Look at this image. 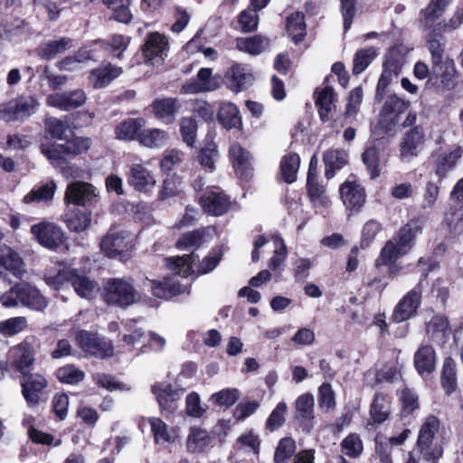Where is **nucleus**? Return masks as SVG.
Returning <instances> with one entry per match:
<instances>
[{
  "label": "nucleus",
  "mask_w": 463,
  "mask_h": 463,
  "mask_svg": "<svg viewBox=\"0 0 463 463\" xmlns=\"http://www.w3.org/2000/svg\"><path fill=\"white\" fill-rule=\"evenodd\" d=\"M421 232L422 227L416 220L402 226L396 235L382 249L376 265H392L399 257L407 254L412 249L416 237Z\"/></svg>",
  "instance_id": "f257e3e1"
},
{
  "label": "nucleus",
  "mask_w": 463,
  "mask_h": 463,
  "mask_svg": "<svg viewBox=\"0 0 463 463\" xmlns=\"http://www.w3.org/2000/svg\"><path fill=\"white\" fill-rule=\"evenodd\" d=\"M104 299L109 305L128 307L139 299L130 279H109L104 285Z\"/></svg>",
  "instance_id": "f03ea898"
},
{
  "label": "nucleus",
  "mask_w": 463,
  "mask_h": 463,
  "mask_svg": "<svg viewBox=\"0 0 463 463\" xmlns=\"http://www.w3.org/2000/svg\"><path fill=\"white\" fill-rule=\"evenodd\" d=\"M439 428V420L433 415H429L419 430L417 450L426 461L438 459L442 456V448L433 442Z\"/></svg>",
  "instance_id": "7ed1b4c3"
},
{
  "label": "nucleus",
  "mask_w": 463,
  "mask_h": 463,
  "mask_svg": "<svg viewBox=\"0 0 463 463\" xmlns=\"http://www.w3.org/2000/svg\"><path fill=\"white\" fill-rule=\"evenodd\" d=\"M90 146V139L87 137H73L67 139L64 144L42 145L43 154L52 165L60 166L66 156H76L87 151Z\"/></svg>",
  "instance_id": "20e7f679"
},
{
  "label": "nucleus",
  "mask_w": 463,
  "mask_h": 463,
  "mask_svg": "<svg viewBox=\"0 0 463 463\" xmlns=\"http://www.w3.org/2000/svg\"><path fill=\"white\" fill-rule=\"evenodd\" d=\"M40 102L33 96H19L0 104V120L6 122L24 120L34 114Z\"/></svg>",
  "instance_id": "39448f33"
},
{
  "label": "nucleus",
  "mask_w": 463,
  "mask_h": 463,
  "mask_svg": "<svg viewBox=\"0 0 463 463\" xmlns=\"http://www.w3.org/2000/svg\"><path fill=\"white\" fill-rule=\"evenodd\" d=\"M410 107V102L396 94L387 96L379 114V126L384 131H392L399 122L400 115Z\"/></svg>",
  "instance_id": "423d86ee"
},
{
  "label": "nucleus",
  "mask_w": 463,
  "mask_h": 463,
  "mask_svg": "<svg viewBox=\"0 0 463 463\" xmlns=\"http://www.w3.org/2000/svg\"><path fill=\"white\" fill-rule=\"evenodd\" d=\"M8 362L11 370L27 376L35 362V350L33 345L25 340L11 347L8 352Z\"/></svg>",
  "instance_id": "0eeeda50"
},
{
  "label": "nucleus",
  "mask_w": 463,
  "mask_h": 463,
  "mask_svg": "<svg viewBox=\"0 0 463 463\" xmlns=\"http://www.w3.org/2000/svg\"><path fill=\"white\" fill-rule=\"evenodd\" d=\"M76 341L79 346L91 356L106 358L113 354L111 342L99 338L97 334L80 330L77 332Z\"/></svg>",
  "instance_id": "6e6552de"
},
{
  "label": "nucleus",
  "mask_w": 463,
  "mask_h": 463,
  "mask_svg": "<svg viewBox=\"0 0 463 463\" xmlns=\"http://www.w3.org/2000/svg\"><path fill=\"white\" fill-rule=\"evenodd\" d=\"M31 232L39 244L50 250L58 248L64 241L63 230L52 222L36 223L31 227Z\"/></svg>",
  "instance_id": "1a4fd4ad"
},
{
  "label": "nucleus",
  "mask_w": 463,
  "mask_h": 463,
  "mask_svg": "<svg viewBox=\"0 0 463 463\" xmlns=\"http://www.w3.org/2000/svg\"><path fill=\"white\" fill-rule=\"evenodd\" d=\"M422 286L418 283L396 305L392 313V319L396 323L404 322L411 318L421 303Z\"/></svg>",
  "instance_id": "9d476101"
},
{
  "label": "nucleus",
  "mask_w": 463,
  "mask_h": 463,
  "mask_svg": "<svg viewBox=\"0 0 463 463\" xmlns=\"http://www.w3.org/2000/svg\"><path fill=\"white\" fill-rule=\"evenodd\" d=\"M86 93L81 89L55 92L48 95L46 104L49 107L56 108L63 111H70L78 109L85 104Z\"/></svg>",
  "instance_id": "9b49d317"
},
{
  "label": "nucleus",
  "mask_w": 463,
  "mask_h": 463,
  "mask_svg": "<svg viewBox=\"0 0 463 463\" xmlns=\"http://www.w3.org/2000/svg\"><path fill=\"white\" fill-rule=\"evenodd\" d=\"M168 52V41L159 33H150L146 35L143 45L145 58L151 64L162 63Z\"/></svg>",
  "instance_id": "f8f14e48"
},
{
  "label": "nucleus",
  "mask_w": 463,
  "mask_h": 463,
  "mask_svg": "<svg viewBox=\"0 0 463 463\" xmlns=\"http://www.w3.org/2000/svg\"><path fill=\"white\" fill-rule=\"evenodd\" d=\"M128 183L136 191L149 193L154 189L156 181L154 174L146 165L135 163L129 166Z\"/></svg>",
  "instance_id": "ddd939ff"
},
{
  "label": "nucleus",
  "mask_w": 463,
  "mask_h": 463,
  "mask_svg": "<svg viewBox=\"0 0 463 463\" xmlns=\"http://www.w3.org/2000/svg\"><path fill=\"white\" fill-rule=\"evenodd\" d=\"M425 136L422 128L415 127L408 130L400 143V156L402 161H410L422 150Z\"/></svg>",
  "instance_id": "4468645a"
},
{
  "label": "nucleus",
  "mask_w": 463,
  "mask_h": 463,
  "mask_svg": "<svg viewBox=\"0 0 463 463\" xmlns=\"http://www.w3.org/2000/svg\"><path fill=\"white\" fill-rule=\"evenodd\" d=\"M200 204L206 213L221 216L228 212L231 201L222 191L208 190L200 197Z\"/></svg>",
  "instance_id": "2eb2a0df"
},
{
  "label": "nucleus",
  "mask_w": 463,
  "mask_h": 463,
  "mask_svg": "<svg viewBox=\"0 0 463 463\" xmlns=\"http://www.w3.org/2000/svg\"><path fill=\"white\" fill-rule=\"evenodd\" d=\"M218 81L213 77V71L210 68H202L195 78L191 79L182 87V92L185 94H195L200 92H210L217 90Z\"/></svg>",
  "instance_id": "dca6fc26"
},
{
  "label": "nucleus",
  "mask_w": 463,
  "mask_h": 463,
  "mask_svg": "<svg viewBox=\"0 0 463 463\" xmlns=\"http://www.w3.org/2000/svg\"><path fill=\"white\" fill-rule=\"evenodd\" d=\"M97 197L96 188L85 182H74L67 186L64 200L80 206L90 204Z\"/></svg>",
  "instance_id": "f3484780"
},
{
  "label": "nucleus",
  "mask_w": 463,
  "mask_h": 463,
  "mask_svg": "<svg viewBox=\"0 0 463 463\" xmlns=\"http://www.w3.org/2000/svg\"><path fill=\"white\" fill-rule=\"evenodd\" d=\"M0 267L17 279H22L27 271L20 254L6 244H0Z\"/></svg>",
  "instance_id": "a211bd4d"
},
{
  "label": "nucleus",
  "mask_w": 463,
  "mask_h": 463,
  "mask_svg": "<svg viewBox=\"0 0 463 463\" xmlns=\"http://www.w3.org/2000/svg\"><path fill=\"white\" fill-rule=\"evenodd\" d=\"M101 250L111 259H122L127 250L125 233L111 228L100 241Z\"/></svg>",
  "instance_id": "6ab92c4d"
},
{
  "label": "nucleus",
  "mask_w": 463,
  "mask_h": 463,
  "mask_svg": "<svg viewBox=\"0 0 463 463\" xmlns=\"http://www.w3.org/2000/svg\"><path fill=\"white\" fill-rule=\"evenodd\" d=\"M224 80L228 88L238 93L252 81L253 76L247 65L236 63L227 71Z\"/></svg>",
  "instance_id": "aec40b11"
},
{
  "label": "nucleus",
  "mask_w": 463,
  "mask_h": 463,
  "mask_svg": "<svg viewBox=\"0 0 463 463\" xmlns=\"http://www.w3.org/2000/svg\"><path fill=\"white\" fill-rule=\"evenodd\" d=\"M22 392L25 401L31 405L38 404L40 395L47 385L46 379L39 373H29L21 381Z\"/></svg>",
  "instance_id": "412c9836"
},
{
  "label": "nucleus",
  "mask_w": 463,
  "mask_h": 463,
  "mask_svg": "<svg viewBox=\"0 0 463 463\" xmlns=\"http://www.w3.org/2000/svg\"><path fill=\"white\" fill-rule=\"evenodd\" d=\"M122 72L121 67L112 65L110 62H102L90 72V83L94 89H102L119 77Z\"/></svg>",
  "instance_id": "4be33fe9"
},
{
  "label": "nucleus",
  "mask_w": 463,
  "mask_h": 463,
  "mask_svg": "<svg viewBox=\"0 0 463 463\" xmlns=\"http://www.w3.org/2000/svg\"><path fill=\"white\" fill-rule=\"evenodd\" d=\"M234 171L238 177L248 179L252 175L250 153L239 144H232L229 150Z\"/></svg>",
  "instance_id": "5701e85b"
},
{
  "label": "nucleus",
  "mask_w": 463,
  "mask_h": 463,
  "mask_svg": "<svg viewBox=\"0 0 463 463\" xmlns=\"http://www.w3.org/2000/svg\"><path fill=\"white\" fill-rule=\"evenodd\" d=\"M461 156L462 149L459 146L450 151H436L432 156L435 164V174L441 179L446 177L447 174L455 167Z\"/></svg>",
  "instance_id": "b1692460"
},
{
  "label": "nucleus",
  "mask_w": 463,
  "mask_h": 463,
  "mask_svg": "<svg viewBox=\"0 0 463 463\" xmlns=\"http://www.w3.org/2000/svg\"><path fill=\"white\" fill-rule=\"evenodd\" d=\"M18 298L22 306L31 309L42 311L46 306L45 298L33 286L28 283H18Z\"/></svg>",
  "instance_id": "393cba45"
},
{
  "label": "nucleus",
  "mask_w": 463,
  "mask_h": 463,
  "mask_svg": "<svg viewBox=\"0 0 463 463\" xmlns=\"http://www.w3.org/2000/svg\"><path fill=\"white\" fill-rule=\"evenodd\" d=\"M152 392L156 395L162 411L168 413H173L175 411V402L180 399V391L173 389L167 383H156L152 386Z\"/></svg>",
  "instance_id": "a878e982"
},
{
  "label": "nucleus",
  "mask_w": 463,
  "mask_h": 463,
  "mask_svg": "<svg viewBox=\"0 0 463 463\" xmlns=\"http://www.w3.org/2000/svg\"><path fill=\"white\" fill-rule=\"evenodd\" d=\"M340 194L346 209L358 212L365 202L364 189L354 184L345 182L340 187Z\"/></svg>",
  "instance_id": "bb28decb"
},
{
  "label": "nucleus",
  "mask_w": 463,
  "mask_h": 463,
  "mask_svg": "<svg viewBox=\"0 0 463 463\" xmlns=\"http://www.w3.org/2000/svg\"><path fill=\"white\" fill-rule=\"evenodd\" d=\"M433 75L426 82L427 88L435 85L439 79L444 89L450 90L454 87L456 70L452 61L447 60L444 62L432 67Z\"/></svg>",
  "instance_id": "cd10ccee"
},
{
  "label": "nucleus",
  "mask_w": 463,
  "mask_h": 463,
  "mask_svg": "<svg viewBox=\"0 0 463 463\" xmlns=\"http://www.w3.org/2000/svg\"><path fill=\"white\" fill-rule=\"evenodd\" d=\"M73 47V40L62 37L55 40H49L43 43L37 49V53L42 59L53 60L58 55L64 53Z\"/></svg>",
  "instance_id": "c85d7f7f"
},
{
  "label": "nucleus",
  "mask_w": 463,
  "mask_h": 463,
  "mask_svg": "<svg viewBox=\"0 0 463 463\" xmlns=\"http://www.w3.org/2000/svg\"><path fill=\"white\" fill-rule=\"evenodd\" d=\"M314 396L311 393H304L296 401L298 419L301 420L302 428L309 432L313 428L314 419Z\"/></svg>",
  "instance_id": "c756f323"
},
{
  "label": "nucleus",
  "mask_w": 463,
  "mask_h": 463,
  "mask_svg": "<svg viewBox=\"0 0 463 463\" xmlns=\"http://www.w3.org/2000/svg\"><path fill=\"white\" fill-rule=\"evenodd\" d=\"M75 269H71L61 264H59L48 269L44 275V281L46 284L54 288L60 289L65 284L72 281V273H75Z\"/></svg>",
  "instance_id": "7c9ffc66"
},
{
  "label": "nucleus",
  "mask_w": 463,
  "mask_h": 463,
  "mask_svg": "<svg viewBox=\"0 0 463 463\" xmlns=\"http://www.w3.org/2000/svg\"><path fill=\"white\" fill-rule=\"evenodd\" d=\"M435 364L436 354L430 345L420 347L414 354V365L420 375L432 373L435 369Z\"/></svg>",
  "instance_id": "2f4dec72"
},
{
  "label": "nucleus",
  "mask_w": 463,
  "mask_h": 463,
  "mask_svg": "<svg viewBox=\"0 0 463 463\" xmlns=\"http://www.w3.org/2000/svg\"><path fill=\"white\" fill-rule=\"evenodd\" d=\"M326 165L325 175L330 179L335 176V171L341 169L348 163V154L344 149H328L323 155Z\"/></svg>",
  "instance_id": "473e14b6"
},
{
  "label": "nucleus",
  "mask_w": 463,
  "mask_h": 463,
  "mask_svg": "<svg viewBox=\"0 0 463 463\" xmlns=\"http://www.w3.org/2000/svg\"><path fill=\"white\" fill-rule=\"evenodd\" d=\"M166 131L160 128H146L137 135V141L145 147L156 149L166 145L168 140Z\"/></svg>",
  "instance_id": "72a5a7b5"
},
{
  "label": "nucleus",
  "mask_w": 463,
  "mask_h": 463,
  "mask_svg": "<svg viewBox=\"0 0 463 463\" xmlns=\"http://www.w3.org/2000/svg\"><path fill=\"white\" fill-rule=\"evenodd\" d=\"M217 117L219 122L227 129L239 128L241 126L240 111L232 102H222Z\"/></svg>",
  "instance_id": "f704fd0d"
},
{
  "label": "nucleus",
  "mask_w": 463,
  "mask_h": 463,
  "mask_svg": "<svg viewBox=\"0 0 463 463\" xmlns=\"http://www.w3.org/2000/svg\"><path fill=\"white\" fill-rule=\"evenodd\" d=\"M71 285L79 297L87 299L93 298L98 289V285L94 280L90 279L77 269L75 273H72Z\"/></svg>",
  "instance_id": "c9c22d12"
},
{
  "label": "nucleus",
  "mask_w": 463,
  "mask_h": 463,
  "mask_svg": "<svg viewBox=\"0 0 463 463\" xmlns=\"http://www.w3.org/2000/svg\"><path fill=\"white\" fill-rule=\"evenodd\" d=\"M212 438L208 432L201 428L193 427L187 436L186 446L192 453L202 452L210 446Z\"/></svg>",
  "instance_id": "e433bc0d"
},
{
  "label": "nucleus",
  "mask_w": 463,
  "mask_h": 463,
  "mask_svg": "<svg viewBox=\"0 0 463 463\" xmlns=\"http://www.w3.org/2000/svg\"><path fill=\"white\" fill-rule=\"evenodd\" d=\"M67 227L75 232L87 230L91 224V213L89 211L68 212L63 217Z\"/></svg>",
  "instance_id": "4c0bfd02"
},
{
  "label": "nucleus",
  "mask_w": 463,
  "mask_h": 463,
  "mask_svg": "<svg viewBox=\"0 0 463 463\" xmlns=\"http://www.w3.org/2000/svg\"><path fill=\"white\" fill-rule=\"evenodd\" d=\"M148 422L151 427L154 440L156 444L163 445L175 441L173 430H171L161 419L157 417H150L148 418Z\"/></svg>",
  "instance_id": "58836bf2"
},
{
  "label": "nucleus",
  "mask_w": 463,
  "mask_h": 463,
  "mask_svg": "<svg viewBox=\"0 0 463 463\" xmlns=\"http://www.w3.org/2000/svg\"><path fill=\"white\" fill-rule=\"evenodd\" d=\"M145 120L141 118H128L122 121L116 128V136L121 140H137V135L139 130L144 127Z\"/></svg>",
  "instance_id": "ea45409f"
},
{
  "label": "nucleus",
  "mask_w": 463,
  "mask_h": 463,
  "mask_svg": "<svg viewBox=\"0 0 463 463\" xmlns=\"http://www.w3.org/2000/svg\"><path fill=\"white\" fill-rule=\"evenodd\" d=\"M427 332L432 340L439 343L445 342L450 333L447 317L443 316H434L427 326Z\"/></svg>",
  "instance_id": "a19ab883"
},
{
  "label": "nucleus",
  "mask_w": 463,
  "mask_h": 463,
  "mask_svg": "<svg viewBox=\"0 0 463 463\" xmlns=\"http://www.w3.org/2000/svg\"><path fill=\"white\" fill-rule=\"evenodd\" d=\"M399 73V66L393 61H387L383 64L382 75L378 80L375 93V101L381 102L387 86L391 83L392 77Z\"/></svg>",
  "instance_id": "79ce46f5"
},
{
  "label": "nucleus",
  "mask_w": 463,
  "mask_h": 463,
  "mask_svg": "<svg viewBox=\"0 0 463 463\" xmlns=\"http://www.w3.org/2000/svg\"><path fill=\"white\" fill-rule=\"evenodd\" d=\"M269 45V40L260 35L247 38H238L236 48L251 55H258Z\"/></svg>",
  "instance_id": "37998d69"
},
{
  "label": "nucleus",
  "mask_w": 463,
  "mask_h": 463,
  "mask_svg": "<svg viewBox=\"0 0 463 463\" xmlns=\"http://www.w3.org/2000/svg\"><path fill=\"white\" fill-rule=\"evenodd\" d=\"M130 43V38L122 34H114L109 40L99 41L96 44L108 51L112 57L120 59Z\"/></svg>",
  "instance_id": "c03bdc74"
},
{
  "label": "nucleus",
  "mask_w": 463,
  "mask_h": 463,
  "mask_svg": "<svg viewBox=\"0 0 463 463\" xmlns=\"http://www.w3.org/2000/svg\"><path fill=\"white\" fill-rule=\"evenodd\" d=\"M378 53V49L373 46L358 50L353 61V73L359 75L364 71Z\"/></svg>",
  "instance_id": "a18cd8bd"
},
{
  "label": "nucleus",
  "mask_w": 463,
  "mask_h": 463,
  "mask_svg": "<svg viewBox=\"0 0 463 463\" xmlns=\"http://www.w3.org/2000/svg\"><path fill=\"white\" fill-rule=\"evenodd\" d=\"M333 102V88L326 87L321 91L316 92V106L318 108L319 117L323 122H326L329 119V114L332 110Z\"/></svg>",
  "instance_id": "49530a36"
},
{
  "label": "nucleus",
  "mask_w": 463,
  "mask_h": 463,
  "mask_svg": "<svg viewBox=\"0 0 463 463\" xmlns=\"http://www.w3.org/2000/svg\"><path fill=\"white\" fill-rule=\"evenodd\" d=\"M196 259L198 256L192 252L190 255L168 259L167 266L179 276L187 278L193 270V266L195 265Z\"/></svg>",
  "instance_id": "de8ad7c7"
},
{
  "label": "nucleus",
  "mask_w": 463,
  "mask_h": 463,
  "mask_svg": "<svg viewBox=\"0 0 463 463\" xmlns=\"http://www.w3.org/2000/svg\"><path fill=\"white\" fill-rule=\"evenodd\" d=\"M390 413V401L383 393H376L371 405L370 414L376 423H383Z\"/></svg>",
  "instance_id": "09e8293b"
},
{
  "label": "nucleus",
  "mask_w": 463,
  "mask_h": 463,
  "mask_svg": "<svg viewBox=\"0 0 463 463\" xmlns=\"http://www.w3.org/2000/svg\"><path fill=\"white\" fill-rule=\"evenodd\" d=\"M451 0H431L428 6L421 12L423 17L421 23L425 27H430L431 24L445 12Z\"/></svg>",
  "instance_id": "8fccbe9b"
},
{
  "label": "nucleus",
  "mask_w": 463,
  "mask_h": 463,
  "mask_svg": "<svg viewBox=\"0 0 463 463\" xmlns=\"http://www.w3.org/2000/svg\"><path fill=\"white\" fill-rule=\"evenodd\" d=\"M441 383L447 395L451 394L457 388L456 364L450 357L446 358L443 363Z\"/></svg>",
  "instance_id": "3c124183"
},
{
  "label": "nucleus",
  "mask_w": 463,
  "mask_h": 463,
  "mask_svg": "<svg viewBox=\"0 0 463 463\" xmlns=\"http://www.w3.org/2000/svg\"><path fill=\"white\" fill-rule=\"evenodd\" d=\"M287 30L295 42L302 41L306 35V23L301 12H295L287 17Z\"/></svg>",
  "instance_id": "603ef678"
},
{
  "label": "nucleus",
  "mask_w": 463,
  "mask_h": 463,
  "mask_svg": "<svg viewBox=\"0 0 463 463\" xmlns=\"http://www.w3.org/2000/svg\"><path fill=\"white\" fill-rule=\"evenodd\" d=\"M300 165V157L296 153H290L281 159L280 169L284 180L291 184L297 179V173Z\"/></svg>",
  "instance_id": "864d4df0"
},
{
  "label": "nucleus",
  "mask_w": 463,
  "mask_h": 463,
  "mask_svg": "<svg viewBox=\"0 0 463 463\" xmlns=\"http://www.w3.org/2000/svg\"><path fill=\"white\" fill-rule=\"evenodd\" d=\"M362 160L372 179L380 175V152L378 148L375 146L367 147L362 155Z\"/></svg>",
  "instance_id": "5fc2aeb1"
},
{
  "label": "nucleus",
  "mask_w": 463,
  "mask_h": 463,
  "mask_svg": "<svg viewBox=\"0 0 463 463\" xmlns=\"http://www.w3.org/2000/svg\"><path fill=\"white\" fill-rule=\"evenodd\" d=\"M307 188L310 200L316 206L327 207L330 203L324 186L317 179L307 180Z\"/></svg>",
  "instance_id": "6e6d98bb"
},
{
  "label": "nucleus",
  "mask_w": 463,
  "mask_h": 463,
  "mask_svg": "<svg viewBox=\"0 0 463 463\" xmlns=\"http://www.w3.org/2000/svg\"><path fill=\"white\" fill-rule=\"evenodd\" d=\"M441 40L442 35L435 33V31L431 32L427 39V46L431 53L433 66L445 61H443L444 48Z\"/></svg>",
  "instance_id": "4d7b16f0"
},
{
  "label": "nucleus",
  "mask_w": 463,
  "mask_h": 463,
  "mask_svg": "<svg viewBox=\"0 0 463 463\" xmlns=\"http://www.w3.org/2000/svg\"><path fill=\"white\" fill-rule=\"evenodd\" d=\"M175 99H162L154 101L153 111L157 118L168 119L171 118L176 110Z\"/></svg>",
  "instance_id": "13d9d810"
},
{
  "label": "nucleus",
  "mask_w": 463,
  "mask_h": 463,
  "mask_svg": "<svg viewBox=\"0 0 463 463\" xmlns=\"http://www.w3.org/2000/svg\"><path fill=\"white\" fill-rule=\"evenodd\" d=\"M218 156L217 146L213 142H210L200 150L198 161L207 170L213 171Z\"/></svg>",
  "instance_id": "bf43d9fd"
},
{
  "label": "nucleus",
  "mask_w": 463,
  "mask_h": 463,
  "mask_svg": "<svg viewBox=\"0 0 463 463\" xmlns=\"http://www.w3.org/2000/svg\"><path fill=\"white\" fill-rule=\"evenodd\" d=\"M296 442L290 437L283 438L279 440L275 450L274 462L285 463L295 453Z\"/></svg>",
  "instance_id": "052dcab7"
},
{
  "label": "nucleus",
  "mask_w": 463,
  "mask_h": 463,
  "mask_svg": "<svg viewBox=\"0 0 463 463\" xmlns=\"http://www.w3.org/2000/svg\"><path fill=\"white\" fill-rule=\"evenodd\" d=\"M55 184L49 183L37 189L32 190L24 197L25 203H31L34 202H42L51 200L54 195Z\"/></svg>",
  "instance_id": "680f3d73"
},
{
  "label": "nucleus",
  "mask_w": 463,
  "mask_h": 463,
  "mask_svg": "<svg viewBox=\"0 0 463 463\" xmlns=\"http://www.w3.org/2000/svg\"><path fill=\"white\" fill-rule=\"evenodd\" d=\"M136 323L135 320H128L124 324L127 333L123 335V341L127 345L133 346L146 338L145 330Z\"/></svg>",
  "instance_id": "e2e57ef3"
},
{
  "label": "nucleus",
  "mask_w": 463,
  "mask_h": 463,
  "mask_svg": "<svg viewBox=\"0 0 463 463\" xmlns=\"http://www.w3.org/2000/svg\"><path fill=\"white\" fill-rule=\"evenodd\" d=\"M240 398V392L236 388H228L214 392L211 396V401L218 406L231 407Z\"/></svg>",
  "instance_id": "0e129e2a"
},
{
  "label": "nucleus",
  "mask_w": 463,
  "mask_h": 463,
  "mask_svg": "<svg viewBox=\"0 0 463 463\" xmlns=\"http://www.w3.org/2000/svg\"><path fill=\"white\" fill-rule=\"evenodd\" d=\"M27 326L24 317H14L0 322V334L14 335L24 331Z\"/></svg>",
  "instance_id": "69168bd1"
},
{
  "label": "nucleus",
  "mask_w": 463,
  "mask_h": 463,
  "mask_svg": "<svg viewBox=\"0 0 463 463\" xmlns=\"http://www.w3.org/2000/svg\"><path fill=\"white\" fill-rule=\"evenodd\" d=\"M68 130V125L61 119L56 118H48L45 120V131L53 139H65V133Z\"/></svg>",
  "instance_id": "338daca9"
},
{
  "label": "nucleus",
  "mask_w": 463,
  "mask_h": 463,
  "mask_svg": "<svg viewBox=\"0 0 463 463\" xmlns=\"http://www.w3.org/2000/svg\"><path fill=\"white\" fill-rule=\"evenodd\" d=\"M180 132L183 141L188 146H194L196 138L197 123L193 118H184L180 122Z\"/></svg>",
  "instance_id": "774afa93"
}]
</instances>
